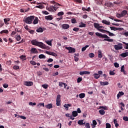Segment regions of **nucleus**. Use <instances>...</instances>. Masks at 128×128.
<instances>
[{
    "label": "nucleus",
    "mask_w": 128,
    "mask_h": 128,
    "mask_svg": "<svg viewBox=\"0 0 128 128\" xmlns=\"http://www.w3.org/2000/svg\"><path fill=\"white\" fill-rule=\"evenodd\" d=\"M96 34L97 36H99L100 38H104V40H106V42H114V40L110 39V37L106 34H102V33L97 32L96 33Z\"/></svg>",
    "instance_id": "obj_1"
},
{
    "label": "nucleus",
    "mask_w": 128,
    "mask_h": 128,
    "mask_svg": "<svg viewBox=\"0 0 128 128\" xmlns=\"http://www.w3.org/2000/svg\"><path fill=\"white\" fill-rule=\"evenodd\" d=\"M31 44H32V46H39V48H45L46 46H44V44L42 43V42H38V41L36 40H32L31 41Z\"/></svg>",
    "instance_id": "obj_2"
},
{
    "label": "nucleus",
    "mask_w": 128,
    "mask_h": 128,
    "mask_svg": "<svg viewBox=\"0 0 128 128\" xmlns=\"http://www.w3.org/2000/svg\"><path fill=\"white\" fill-rule=\"evenodd\" d=\"M34 20V16H30L24 18L23 22H26V24H32V20Z\"/></svg>",
    "instance_id": "obj_3"
},
{
    "label": "nucleus",
    "mask_w": 128,
    "mask_h": 128,
    "mask_svg": "<svg viewBox=\"0 0 128 128\" xmlns=\"http://www.w3.org/2000/svg\"><path fill=\"white\" fill-rule=\"evenodd\" d=\"M50 3L54 4L53 6H52L53 8L54 12H56L58 10V8H60V6H61L60 4L56 2L54 0L51 1Z\"/></svg>",
    "instance_id": "obj_4"
},
{
    "label": "nucleus",
    "mask_w": 128,
    "mask_h": 128,
    "mask_svg": "<svg viewBox=\"0 0 128 128\" xmlns=\"http://www.w3.org/2000/svg\"><path fill=\"white\" fill-rule=\"evenodd\" d=\"M114 48L116 50H122V44L118 43V45H114Z\"/></svg>",
    "instance_id": "obj_5"
},
{
    "label": "nucleus",
    "mask_w": 128,
    "mask_h": 128,
    "mask_svg": "<svg viewBox=\"0 0 128 128\" xmlns=\"http://www.w3.org/2000/svg\"><path fill=\"white\" fill-rule=\"evenodd\" d=\"M65 48L68 50V54H72V52H76V49L72 47H66Z\"/></svg>",
    "instance_id": "obj_6"
},
{
    "label": "nucleus",
    "mask_w": 128,
    "mask_h": 128,
    "mask_svg": "<svg viewBox=\"0 0 128 128\" xmlns=\"http://www.w3.org/2000/svg\"><path fill=\"white\" fill-rule=\"evenodd\" d=\"M24 84L26 86H31L34 85V82H32L26 81L24 82Z\"/></svg>",
    "instance_id": "obj_7"
},
{
    "label": "nucleus",
    "mask_w": 128,
    "mask_h": 128,
    "mask_svg": "<svg viewBox=\"0 0 128 128\" xmlns=\"http://www.w3.org/2000/svg\"><path fill=\"white\" fill-rule=\"evenodd\" d=\"M4 20L5 24H6V26H8V24H10V18H5L4 19Z\"/></svg>",
    "instance_id": "obj_8"
},
{
    "label": "nucleus",
    "mask_w": 128,
    "mask_h": 128,
    "mask_svg": "<svg viewBox=\"0 0 128 128\" xmlns=\"http://www.w3.org/2000/svg\"><path fill=\"white\" fill-rule=\"evenodd\" d=\"M90 74V72L88 71H82L80 72V76H84V74Z\"/></svg>",
    "instance_id": "obj_9"
},
{
    "label": "nucleus",
    "mask_w": 128,
    "mask_h": 128,
    "mask_svg": "<svg viewBox=\"0 0 128 128\" xmlns=\"http://www.w3.org/2000/svg\"><path fill=\"white\" fill-rule=\"evenodd\" d=\"M62 28L64 30H68V28H70V25L68 24H63L62 25Z\"/></svg>",
    "instance_id": "obj_10"
},
{
    "label": "nucleus",
    "mask_w": 128,
    "mask_h": 128,
    "mask_svg": "<svg viewBox=\"0 0 128 128\" xmlns=\"http://www.w3.org/2000/svg\"><path fill=\"white\" fill-rule=\"evenodd\" d=\"M32 24H38V18L34 16V18Z\"/></svg>",
    "instance_id": "obj_11"
},
{
    "label": "nucleus",
    "mask_w": 128,
    "mask_h": 128,
    "mask_svg": "<svg viewBox=\"0 0 128 128\" xmlns=\"http://www.w3.org/2000/svg\"><path fill=\"white\" fill-rule=\"evenodd\" d=\"M30 52L32 54H38V50L36 48H32Z\"/></svg>",
    "instance_id": "obj_12"
},
{
    "label": "nucleus",
    "mask_w": 128,
    "mask_h": 128,
    "mask_svg": "<svg viewBox=\"0 0 128 128\" xmlns=\"http://www.w3.org/2000/svg\"><path fill=\"white\" fill-rule=\"evenodd\" d=\"M104 6H106L108 8H110L114 6V4L110 2H106Z\"/></svg>",
    "instance_id": "obj_13"
},
{
    "label": "nucleus",
    "mask_w": 128,
    "mask_h": 128,
    "mask_svg": "<svg viewBox=\"0 0 128 128\" xmlns=\"http://www.w3.org/2000/svg\"><path fill=\"white\" fill-rule=\"evenodd\" d=\"M52 18H54L52 15L45 16V20H52Z\"/></svg>",
    "instance_id": "obj_14"
},
{
    "label": "nucleus",
    "mask_w": 128,
    "mask_h": 128,
    "mask_svg": "<svg viewBox=\"0 0 128 128\" xmlns=\"http://www.w3.org/2000/svg\"><path fill=\"white\" fill-rule=\"evenodd\" d=\"M120 56L122 58H126V56H128V52H123L121 54Z\"/></svg>",
    "instance_id": "obj_15"
},
{
    "label": "nucleus",
    "mask_w": 128,
    "mask_h": 128,
    "mask_svg": "<svg viewBox=\"0 0 128 128\" xmlns=\"http://www.w3.org/2000/svg\"><path fill=\"white\" fill-rule=\"evenodd\" d=\"M45 108H48V110H50V108H52V104H49L45 106Z\"/></svg>",
    "instance_id": "obj_16"
},
{
    "label": "nucleus",
    "mask_w": 128,
    "mask_h": 128,
    "mask_svg": "<svg viewBox=\"0 0 128 128\" xmlns=\"http://www.w3.org/2000/svg\"><path fill=\"white\" fill-rule=\"evenodd\" d=\"M124 92H120L118 94H117L118 99V98H120L122 96H124Z\"/></svg>",
    "instance_id": "obj_17"
},
{
    "label": "nucleus",
    "mask_w": 128,
    "mask_h": 128,
    "mask_svg": "<svg viewBox=\"0 0 128 128\" xmlns=\"http://www.w3.org/2000/svg\"><path fill=\"white\" fill-rule=\"evenodd\" d=\"M110 28L111 30H121V28H118L116 27H112V26H110Z\"/></svg>",
    "instance_id": "obj_18"
},
{
    "label": "nucleus",
    "mask_w": 128,
    "mask_h": 128,
    "mask_svg": "<svg viewBox=\"0 0 128 128\" xmlns=\"http://www.w3.org/2000/svg\"><path fill=\"white\" fill-rule=\"evenodd\" d=\"M14 38L18 42H20V40H22V38L20 37V35H16V36H15Z\"/></svg>",
    "instance_id": "obj_19"
},
{
    "label": "nucleus",
    "mask_w": 128,
    "mask_h": 128,
    "mask_svg": "<svg viewBox=\"0 0 128 128\" xmlns=\"http://www.w3.org/2000/svg\"><path fill=\"white\" fill-rule=\"evenodd\" d=\"M94 26L95 28H96L98 30L100 29V24L98 23H94Z\"/></svg>",
    "instance_id": "obj_20"
},
{
    "label": "nucleus",
    "mask_w": 128,
    "mask_h": 128,
    "mask_svg": "<svg viewBox=\"0 0 128 128\" xmlns=\"http://www.w3.org/2000/svg\"><path fill=\"white\" fill-rule=\"evenodd\" d=\"M128 14V11L126 10H124L122 12H121V14L122 18H124V16H126V14Z\"/></svg>",
    "instance_id": "obj_21"
},
{
    "label": "nucleus",
    "mask_w": 128,
    "mask_h": 128,
    "mask_svg": "<svg viewBox=\"0 0 128 128\" xmlns=\"http://www.w3.org/2000/svg\"><path fill=\"white\" fill-rule=\"evenodd\" d=\"M80 98H84L86 97V94L81 93L79 94Z\"/></svg>",
    "instance_id": "obj_22"
},
{
    "label": "nucleus",
    "mask_w": 128,
    "mask_h": 128,
    "mask_svg": "<svg viewBox=\"0 0 128 128\" xmlns=\"http://www.w3.org/2000/svg\"><path fill=\"white\" fill-rule=\"evenodd\" d=\"M100 86H108V82H100Z\"/></svg>",
    "instance_id": "obj_23"
},
{
    "label": "nucleus",
    "mask_w": 128,
    "mask_h": 128,
    "mask_svg": "<svg viewBox=\"0 0 128 128\" xmlns=\"http://www.w3.org/2000/svg\"><path fill=\"white\" fill-rule=\"evenodd\" d=\"M72 116L76 118V116H78V112L76 111L72 112Z\"/></svg>",
    "instance_id": "obj_24"
},
{
    "label": "nucleus",
    "mask_w": 128,
    "mask_h": 128,
    "mask_svg": "<svg viewBox=\"0 0 128 128\" xmlns=\"http://www.w3.org/2000/svg\"><path fill=\"white\" fill-rule=\"evenodd\" d=\"M102 24H104L110 25V22H108L106 20H103L102 21Z\"/></svg>",
    "instance_id": "obj_25"
},
{
    "label": "nucleus",
    "mask_w": 128,
    "mask_h": 128,
    "mask_svg": "<svg viewBox=\"0 0 128 128\" xmlns=\"http://www.w3.org/2000/svg\"><path fill=\"white\" fill-rule=\"evenodd\" d=\"M99 112L100 114L102 116H104V114H106V112H104V110L102 109L99 110Z\"/></svg>",
    "instance_id": "obj_26"
},
{
    "label": "nucleus",
    "mask_w": 128,
    "mask_h": 128,
    "mask_svg": "<svg viewBox=\"0 0 128 128\" xmlns=\"http://www.w3.org/2000/svg\"><path fill=\"white\" fill-rule=\"evenodd\" d=\"M8 30H2L0 32V34H8Z\"/></svg>",
    "instance_id": "obj_27"
},
{
    "label": "nucleus",
    "mask_w": 128,
    "mask_h": 128,
    "mask_svg": "<svg viewBox=\"0 0 128 128\" xmlns=\"http://www.w3.org/2000/svg\"><path fill=\"white\" fill-rule=\"evenodd\" d=\"M20 58V60H26V56L24 55H22Z\"/></svg>",
    "instance_id": "obj_28"
},
{
    "label": "nucleus",
    "mask_w": 128,
    "mask_h": 128,
    "mask_svg": "<svg viewBox=\"0 0 128 128\" xmlns=\"http://www.w3.org/2000/svg\"><path fill=\"white\" fill-rule=\"evenodd\" d=\"M74 2H76V4H82V0H72Z\"/></svg>",
    "instance_id": "obj_29"
},
{
    "label": "nucleus",
    "mask_w": 128,
    "mask_h": 128,
    "mask_svg": "<svg viewBox=\"0 0 128 128\" xmlns=\"http://www.w3.org/2000/svg\"><path fill=\"white\" fill-rule=\"evenodd\" d=\"M78 124H80V126H84V120H79L78 121Z\"/></svg>",
    "instance_id": "obj_30"
},
{
    "label": "nucleus",
    "mask_w": 128,
    "mask_h": 128,
    "mask_svg": "<svg viewBox=\"0 0 128 128\" xmlns=\"http://www.w3.org/2000/svg\"><path fill=\"white\" fill-rule=\"evenodd\" d=\"M98 58H102V51L98 50Z\"/></svg>",
    "instance_id": "obj_31"
},
{
    "label": "nucleus",
    "mask_w": 128,
    "mask_h": 128,
    "mask_svg": "<svg viewBox=\"0 0 128 128\" xmlns=\"http://www.w3.org/2000/svg\"><path fill=\"white\" fill-rule=\"evenodd\" d=\"M106 32H107V34H108L109 36H115L114 34V33L110 32L108 30L106 31Z\"/></svg>",
    "instance_id": "obj_32"
},
{
    "label": "nucleus",
    "mask_w": 128,
    "mask_h": 128,
    "mask_svg": "<svg viewBox=\"0 0 128 128\" xmlns=\"http://www.w3.org/2000/svg\"><path fill=\"white\" fill-rule=\"evenodd\" d=\"M36 32H44V29L42 28H40L36 30Z\"/></svg>",
    "instance_id": "obj_33"
},
{
    "label": "nucleus",
    "mask_w": 128,
    "mask_h": 128,
    "mask_svg": "<svg viewBox=\"0 0 128 128\" xmlns=\"http://www.w3.org/2000/svg\"><path fill=\"white\" fill-rule=\"evenodd\" d=\"M86 24H84V22H81L80 24L79 25V28H86Z\"/></svg>",
    "instance_id": "obj_34"
},
{
    "label": "nucleus",
    "mask_w": 128,
    "mask_h": 128,
    "mask_svg": "<svg viewBox=\"0 0 128 128\" xmlns=\"http://www.w3.org/2000/svg\"><path fill=\"white\" fill-rule=\"evenodd\" d=\"M100 74H94V78H96V80H98V78H100Z\"/></svg>",
    "instance_id": "obj_35"
},
{
    "label": "nucleus",
    "mask_w": 128,
    "mask_h": 128,
    "mask_svg": "<svg viewBox=\"0 0 128 128\" xmlns=\"http://www.w3.org/2000/svg\"><path fill=\"white\" fill-rule=\"evenodd\" d=\"M98 30H99L101 32H103L104 34H106V32H108V30H104L100 29V28L98 29Z\"/></svg>",
    "instance_id": "obj_36"
},
{
    "label": "nucleus",
    "mask_w": 128,
    "mask_h": 128,
    "mask_svg": "<svg viewBox=\"0 0 128 128\" xmlns=\"http://www.w3.org/2000/svg\"><path fill=\"white\" fill-rule=\"evenodd\" d=\"M88 46H90L86 45L85 46L83 47L82 49V52H84V50H86Z\"/></svg>",
    "instance_id": "obj_37"
},
{
    "label": "nucleus",
    "mask_w": 128,
    "mask_h": 128,
    "mask_svg": "<svg viewBox=\"0 0 128 128\" xmlns=\"http://www.w3.org/2000/svg\"><path fill=\"white\" fill-rule=\"evenodd\" d=\"M52 40H47V41H46V42L48 44V46H52Z\"/></svg>",
    "instance_id": "obj_38"
},
{
    "label": "nucleus",
    "mask_w": 128,
    "mask_h": 128,
    "mask_svg": "<svg viewBox=\"0 0 128 128\" xmlns=\"http://www.w3.org/2000/svg\"><path fill=\"white\" fill-rule=\"evenodd\" d=\"M64 12H58L57 16H64Z\"/></svg>",
    "instance_id": "obj_39"
},
{
    "label": "nucleus",
    "mask_w": 128,
    "mask_h": 128,
    "mask_svg": "<svg viewBox=\"0 0 128 128\" xmlns=\"http://www.w3.org/2000/svg\"><path fill=\"white\" fill-rule=\"evenodd\" d=\"M39 58H46V56H44V54H40L38 56Z\"/></svg>",
    "instance_id": "obj_40"
},
{
    "label": "nucleus",
    "mask_w": 128,
    "mask_h": 128,
    "mask_svg": "<svg viewBox=\"0 0 128 128\" xmlns=\"http://www.w3.org/2000/svg\"><path fill=\"white\" fill-rule=\"evenodd\" d=\"M82 77H79L77 79V82L78 84H80V82H82Z\"/></svg>",
    "instance_id": "obj_41"
},
{
    "label": "nucleus",
    "mask_w": 128,
    "mask_h": 128,
    "mask_svg": "<svg viewBox=\"0 0 128 128\" xmlns=\"http://www.w3.org/2000/svg\"><path fill=\"white\" fill-rule=\"evenodd\" d=\"M116 18H122V13H120V14L118 13L116 14Z\"/></svg>",
    "instance_id": "obj_42"
},
{
    "label": "nucleus",
    "mask_w": 128,
    "mask_h": 128,
    "mask_svg": "<svg viewBox=\"0 0 128 128\" xmlns=\"http://www.w3.org/2000/svg\"><path fill=\"white\" fill-rule=\"evenodd\" d=\"M42 88H45V90H47L48 88V85L44 84L42 86Z\"/></svg>",
    "instance_id": "obj_43"
},
{
    "label": "nucleus",
    "mask_w": 128,
    "mask_h": 128,
    "mask_svg": "<svg viewBox=\"0 0 128 128\" xmlns=\"http://www.w3.org/2000/svg\"><path fill=\"white\" fill-rule=\"evenodd\" d=\"M72 24H76V18H72L71 20Z\"/></svg>",
    "instance_id": "obj_44"
},
{
    "label": "nucleus",
    "mask_w": 128,
    "mask_h": 128,
    "mask_svg": "<svg viewBox=\"0 0 128 128\" xmlns=\"http://www.w3.org/2000/svg\"><path fill=\"white\" fill-rule=\"evenodd\" d=\"M122 44L126 46H125L124 48H126V50H128V43H126V42H122Z\"/></svg>",
    "instance_id": "obj_45"
},
{
    "label": "nucleus",
    "mask_w": 128,
    "mask_h": 128,
    "mask_svg": "<svg viewBox=\"0 0 128 128\" xmlns=\"http://www.w3.org/2000/svg\"><path fill=\"white\" fill-rule=\"evenodd\" d=\"M48 10L49 12H54V8L52 6H50L49 8H48Z\"/></svg>",
    "instance_id": "obj_46"
},
{
    "label": "nucleus",
    "mask_w": 128,
    "mask_h": 128,
    "mask_svg": "<svg viewBox=\"0 0 128 128\" xmlns=\"http://www.w3.org/2000/svg\"><path fill=\"white\" fill-rule=\"evenodd\" d=\"M114 4H122V2L120 1V2H114Z\"/></svg>",
    "instance_id": "obj_47"
},
{
    "label": "nucleus",
    "mask_w": 128,
    "mask_h": 128,
    "mask_svg": "<svg viewBox=\"0 0 128 128\" xmlns=\"http://www.w3.org/2000/svg\"><path fill=\"white\" fill-rule=\"evenodd\" d=\"M56 100H58V101H60V100H60V95L58 94V95L57 96Z\"/></svg>",
    "instance_id": "obj_48"
},
{
    "label": "nucleus",
    "mask_w": 128,
    "mask_h": 128,
    "mask_svg": "<svg viewBox=\"0 0 128 128\" xmlns=\"http://www.w3.org/2000/svg\"><path fill=\"white\" fill-rule=\"evenodd\" d=\"M56 104L57 106H60V101L56 100Z\"/></svg>",
    "instance_id": "obj_49"
},
{
    "label": "nucleus",
    "mask_w": 128,
    "mask_h": 128,
    "mask_svg": "<svg viewBox=\"0 0 128 128\" xmlns=\"http://www.w3.org/2000/svg\"><path fill=\"white\" fill-rule=\"evenodd\" d=\"M110 76H114L116 74V73L114 71L110 70Z\"/></svg>",
    "instance_id": "obj_50"
},
{
    "label": "nucleus",
    "mask_w": 128,
    "mask_h": 128,
    "mask_svg": "<svg viewBox=\"0 0 128 128\" xmlns=\"http://www.w3.org/2000/svg\"><path fill=\"white\" fill-rule=\"evenodd\" d=\"M112 128V126L110 124V123L106 124V128Z\"/></svg>",
    "instance_id": "obj_51"
},
{
    "label": "nucleus",
    "mask_w": 128,
    "mask_h": 128,
    "mask_svg": "<svg viewBox=\"0 0 128 128\" xmlns=\"http://www.w3.org/2000/svg\"><path fill=\"white\" fill-rule=\"evenodd\" d=\"M114 66L115 68H120V64H118V62H115L114 64Z\"/></svg>",
    "instance_id": "obj_52"
},
{
    "label": "nucleus",
    "mask_w": 128,
    "mask_h": 128,
    "mask_svg": "<svg viewBox=\"0 0 128 128\" xmlns=\"http://www.w3.org/2000/svg\"><path fill=\"white\" fill-rule=\"evenodd\" d=\"M64 106L66 110H68V104H64Z\"/></svg>",
    "instance_id": "obj_53"
},
{
    "label": "nucleus",
    "mask_w": 128,
    "mask_h": 128,
    "mask_svg": "<svg viewBox=\"0 0 128 128\" xmlns=\"http://www.w3.org/2000/svg\"><path fill=\"white\" fill-rule=\"evenodd\" d=\"M30 63L31 64H32V66H36V62L34 61H30Z\"/></svg>",
    "instance_id": "obj_54"
},
{
    "label": "nucleus",
    "mask_w": 128,
    "mask_h": 128,
    "mask_svg": "<svg viewBox=\"0 0 128 128\" xmlns=\"http://www.w3.org/2000/svg\"><path fill=\"white\" fill-rule=\"evenodd\" d=\"M4 22L0 20V28L4 26Z\"/></svg>",
    "instance_id": "obj_55"
},
{
    "label": "nucleus",
    "mask_w": 128,
    "mask_h": 128,
    "mask_svg": "<svg viewBox=\"0 0 128 128\" xmlns=\"http://www.w3.org/2000/svg\"><path fill=\"white\" fill-rule=\"evenodd\" d=\"M124 66H121L120 72H124Z\"/></svg>",
    "instance_id": "obj_56"
},
{
    "label": "nucleus",
    "mask_w": 128,
    "mask_h": 128,
    "mask_svg": "<svg viewBox=\"0 0 128 128\" xmlns=\"http://www.w3.org/2000/svg\"><path fill=\"white\" fill-rule=\"evenodd\" d=\"M123 120H124V122H128V116H124Z\"/></svg>",
    "instance_id": "obj_57"
},
{
    "label": "nucleus",
    "mask_w": 128,
    "mask_h": 128,
    "mask_svg": "<svg viewBox=\"0 0 128 128\" xmlns=\"http://www.w3.org/2000/svg\"><path fill=\"white\" fill-rule=\"evenodd\" d=\"M64 84V82H59V86H60V88H62Z\"/></svg>",
    "instance_id": "obj_58"
},
{
    "label": "nucleus",
    "mask_w": 128,
    "mask_h": 128,
    "mask_svg": "<svg viewBox=\"0 0 128 128\" xmlns=\"http://www.w3.org/2000/svg\"><path fill=\"white\" fill-rule=\"evenodd\" d=\"M90 58H94V53H90L89 54Z\"/></svg>",
    "instance_id": "obj_59"
},
{
    "label": "nucleus",
    "mask_w": 128,
    "mask_h": 128,
    "mask_svg": "<svg viewBox=\"0 0 128 128\" xmlns=\"http://www.w3.org/2000/svg\"><path fill=\"white\" fill-rule=\"evenodd\" d=\"M15 34H16V32L13 31V32H12V34H10V36H15Z\"/></svg>",
    "instance_id": "obj_60"
},
{
    "label": "nucleus",
    "mask_w": 128,
    "mask_h": 128,
    "mask_svg": "<svg viewBox=\"0 0 128 128\" xmlns=\"http://www.w3.org/2000/svg\"><path fill=\"white\" fill-rule=\"evenodd\" d=\"M13 68L14 70H18L20 68V66H13Z\"/></svg>",
    "instance_id": "obj_61"
},
{
    "label": "nucleus",
    "mask_w": 128,
    "mask_h": 128,
    "mask_svg": "<svg viewBox=\"0 0 128 128\" xmlns=\"http://www.w3.org/2000/svg\"><path fill=\"white\" fill-rule=\"evenodd\" d=\"M54 62V59L52 58H50L48 60L47 62Z\"/></svg>",
    "instance_id": "obj_62"
},
{
    "label": "nucleus",
    "mask_w": 128,
    "mask_h": 128,
    "mask_svg": "<svg viewBox=\"0 0 128 128\" xmlns=\"http://www.w3.org/2000/svg\"><path fill=\"white\" fill-rule=\"evenodd\" d=\"M73 30H74V32H78V30H80V28H73Z\"/></svg>",
    "instance_id": "obj_63"
},
{
    "label": "nucleus",
    "mask_w": 128,
    "mask_h": 128,
    "mask_svg": "<svg viewBox=\"0 0 128 128\" xmlns=\"http://www.w3.org/2000/svg\"><path fill=\"white\" fill-rule=\"evenodd\" d=\"M86 128H90V126L89 123H86Z\"/></svg>",
    "instance_id": "obj_64"
}]
</instances>
